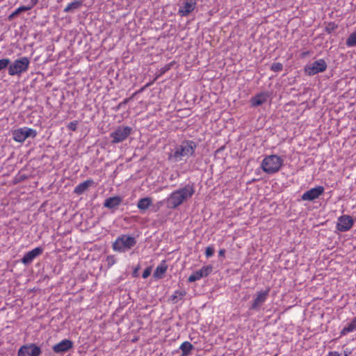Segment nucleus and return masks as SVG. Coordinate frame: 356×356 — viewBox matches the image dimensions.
<instances>
[{
  "mask_svg": "<svg viewBox=\"0 0 356 356\" xmlns=\"http://www.w3.org/2000/svg\"><path fill=\"white\" fill-rule=\"evenodd\" d=\"M41 349L35 343H29L22 346L18 350V356H39Z\"/></svg>",
  "mask_w": 356,
  "mask_h": 356,
  "instance_id": "9",
  "label": "nucleus"
},
{
  "mask_svg": "<svg viewBox=\"0 0 356 356\" xmlns=\"http://www.w3.org/2000/svg\"><path fill=\"white\" fill-rule=\"evenodd\" d=\"M269 94L266 92H260L250 99L251 106L256 107L262 105L267 102Z\"/></svg>",
  "mask_w": 356,
  "mask_h": 356,
  "instance_id": "18",
  "label": "nucleus"
},
{
  "mask_svg": "<svg viewBox=\"0 0 356 356\" xmlns=\"http://www.w3.org/2000/svg\"><path fill=\"white\" fill-rule=\"evenodd\" d=\"M27 179V176L26 175H19V176L17 177L15 179V184H17V183L22 182V181H24L25 179Z\"/></svg>",
  "mask_w": 356,
  "mask_h": 356,
  "instance_id": "35",
  "label": "nucleus"
},
{
  "mask_svg": "<svg viewBox=\"0 0 356 356\" xmlns=\"http://www.w3.org/2000/svg\"><path fill=\"white\" fill-rule=\"evenodd\" d=\"M122 202V197L115 195L106 198L103 203V206L108 209L111 213H114L118 209Z\"/></svg>",
  "mask_w": 356,
  "mask_h": 356,
  "instance_id": "15",
  "label": "nucleus"
},
{
  "mask_svg": "<svg viewBox=\"0 0 356 356\" xmlns=\"http://www.w3.org/2000/svg\"><path fill=\"white\" fill-rule=\"evenodd\" d=\"M352 353V350L349 348H346L343 350L344 356H349Z\"/></svg>",
  "mask_w": 356,
  "mask_h": 356,
  "instance_id": "41",
  "label": "nucleus"
},
{
  "mask_svg": "<svg viewBox=\"0 0 356 356\" xmlns=\"http://www.w3.org/2000/svg\"><path fill=\"white\" fill-rule=\"evenodd\" d=\"M283 69V65L280 63H273L270 66V70L273 72H280Z\"/></svg>",
  "mask_w": 356,
  "mask_h": 356,
  "instance_id": "30",
  "label": "nucleus"
},
{
  "mask_svg": "<svg viewBox=\"0 0 356 356\" xmlns=\"http://www.w3.org/2000/svg\"><path fill=\"white\" fill-rule=\"evenodd\" d=\"M324 193L323 186H318L305 192L301 197L303 201H314Z\"/></svg>",
  "mask_w": 356,
  "mask_h": 356,
  "instance_id": "11",
  "label": "nucleus"
},
{
  "mask_svg": "<svg viewBox=\"0 0 356 356\" xmlns=\"http://www.w3.org/2000/svg\"><path fill=\"white\" fill-rule=\"evenodd\" d=\"M171 64L165 65L161 69V74L165 73L170 68Z\"/></svg>",
  "mask_w": 356,
  "mask_h": 356,
  "instance_id": "36",
  "label": "nucleus"
},
{
  "mask_svg": "<svg viewBox=\"0 0 356 356\" xmlns=\"http://www.w3.org/2000/svg\"><path fill=\"white\" fill-rule=\"evenodd\" d=\"M179 348L181 350V356H188L195 348L189 341H184L181 344Z\"/></svg>",
  "mask_w": 356,
  "mask_h": 356,
  "instance_id": "23",
  "label": "nucleus"
},
{
  "mask_svg": "<svg viewBox=\"0 0 356 356\" xmlns=\"http://www.w3.org/2000/svg\"><path fill=\"white\" fill-rule=\"evenodd\" d=\"M10 63V60L9 58H2L0 59V71L5 70L6 68H8Z\"/></svg>",
  "mask_w": 356,
  "mask_h": 356,
  "instance_id": "29",
  "label": "nucleus"
},
{
  "mask_svg": "<svg viewBox=\"0 0 356 356\" xmlns=\"http://www.w3.org/2000/svg\"><path fill=\"white\" fill-rule=\"evenodd\" d=\"M132 128L130 127H118L110 134L112 143H118L124 141L131 134Z\"/></svg>",
  "mask_w": 356,
  "mask_h": 356,
  "instance_id": "8",
  "label": "nucleus"
},
{
  "mask_svg": "<svg viewBox=\"0 0 356 356\" xmlns=\"http://www.w3.org/2000/svg\"><path fill=\"white\" fill-rule=\"evenodd\" d=\"M31 9V6H22L19 7L18 8H17L15 10V14L19 15L22 12L28 11V10H29Z\"/></svg>",
  "mask_w": 356,
  "mask_h": 356,
  "instance_id": "31",
  "label": "nucleus"
},
{
  "mask_svg": "<svg viewBox=\"0 0 356 356\" xmlns=\"http://www.w3.org/2000/svg\"><path fill=\"white\" fill-rule=\"evenodd\" d=\"M270 289H267L264 291H259L256 294V297L253 300L252 305L250 309L252 310L258 309L267 300L269 295Z\"/></svg>",
  "mask_w": 356,
  "mask_h": 356,
  "instance_id": "12",
  "label": "nucleus"
},
{
  "mask_svg": "<svg viewBox=\"0 0 356 356\" xmlns=\"http://www.w3.org/2000/svg\"><path fill=\"white\" fill-rule=\"evenodd\" d=\"M152 204V200L151 197H143L138 200L137 207L140 211L147 210Z\"/></svg>",
  "mask_w": 356,
  "mask_h": 356,
  "instance_id": "22",
  "label": "nucleus"
},
{
  "mask_svg": "<svg viewBox=\"0 0 356 356\" xmlns=\"http://www.w3.org/2000/svg\"><path fill=\"white\" fill-rule=\"evenodd\" d=\"M168 269L167 265L165 264V261H163V264L158 266L155 269L153 276L156 279L162 278L163 275L166 273Z\"/></svg>",
  "mask_w": 356,
  "mask_h": 356,
  "instance_id": "24",
  "label": "nucleus"
},
{
  "mask_svg": "<svg viewBox=\"0 0 356 356\" xmlns=\"http://www.w3.org/2000/svg\"><path fill=\"white\" fill-rule=\"evenodd\" d=\"M17 14H15V11L9 16V19H13L14 17L17 16Z\"/></svg>",
  "mask_w": 356,
  "mask_h": 356,
  "instance_id": "43",
  "label": "nucleus"
},
{
  "mask_svg": "<svg viewBox=\"0 0 356 356\" xmlns=\"http://www.w3.org/2000/svg\"><path fill=\"white\" fill-rule=\"evenodd\" d=\"M107 260H108V264L110 266L113 265L115 263V260H114L113 256H108L107 257Z\"/></svg>",
  "mask_w": 356,
  "mask_h": 356,
  "instance_id": "38",
  "label": "nucleus"
},
{
  "mask_svg": "<svg viewBox=\"0 0 356 356\" xmlns=\"http://www.w3.org/2000/svg\"><path fill=\"white\" fill-rule=\"evenodd\" d=\"M196 148L197 144L193 140H183L168 153V160L172 163L179 162L184 157L193 156Z\"/></svg>",
  "mask_w": 356,
  "mask_h": 356,
  "instance_id": "2",
  "label": "nucleus"
},
{
  "mask_svg": "<svg viewBox=\"0 0 356 356\" xmlns=\"http://www.w3.org/2000/svg\"><path fill=\"white\" fill-rule=\"evenodd\" d=\"M326 356H341V355L337 351H330Z\"/></svg>",
  "mask_w": 356,
  "mask_h": 356,
  "instance_id": "39",
  "label": "nucleus"
},
{
  "mask_svg": "<svg viewBox=\"0 0 356 356\" xmlns=\"http://www.w3.org/2000/svg\"><path fill=\"white\" fill-rule=\"evenodd\" d=\"M348 47H356V31L350 34L346 41Z\"/></svg>",
  "mask_w": 356,
  "mask_h": 356,
  "instance_id": "27",
  "label": "nucleus"
},
{
  "mask_svg": "<svg viewBox=\"0 0 356 356\" xmlns=\"http://www.w3.org/2000/svg\"><path fill=\"white\" fill-rule=\"evenodd\" d=\"M196 7L195 0H184L183 5L179 8L178 13L182 16H188Z\"/></svg>",
  "mask_w": 356,
  "mask_h": 356,
  "instance_id": "17",
  "label": "nucleus"
},
{
  "mask_svg": "<svg viewBox=\"0 0 356 356\" xmlns=\"http://www.w3.org/2000/svg\"><path fill=\"white\" fill-rule=\"evenodd\" d=\"M77 124H78V122L77 121H72V122H70L68 124H67V128L69 130H71V131H76V128H77Z\"/></svg>",
  "mask_w": 356,
  "mask_h": 356,
  "instance_id": "33",
  "label": "nucleus"
},
{
  "mask_svg": "<svg viewBox=\"0 0 356 356\" xmlns=\"http://www.w3.org/2000/svg\"><path fill=\"white\" fill-rule=\"evenodd\" d=\"M337 27V24H336L334 22H329L327 24L325 30L326 33H331L334 30H336Z\"/></svg>",
  "mask_w": 356,
  "mask_h": 356,
  "instance_id": "28",
  "label": "nucleus"
},
{
  "mask_svg": "<svg viewBox=\"0 0 356 356\" xmlns=\"http://www.w3.org/2000/svg\"><path fill=\"white\" fill-rule=\"evenodd\" d=\"M38 0H31V4L29 6H31V8L36 4Z\"/></svg>",
  "mask_w": 356,
  "mask_h": 356,
  "instance_id": "42",
  "label": "nucleus"
},
{
  "mask_svg": "<svg viewBox=\"0 0 356 356\" xmlns=\"http://www.w3.org/2000/svg\"><path fill=\"white\" fill-rule=\"evenodd\" d=\"M151 272H152L151 267L146 268L143 273V275H142L143 278H144V279L147 278L150 275Z\"/></svg>",
  "mask_w": 356,
  "mask_h": 356,
  "instance_id": "34",
  "label": "nucleus"
},
{
  "mask_svg": "<svg viewBox=\"0 0 356 356\" xmlns=\"http://www.w3.org/2000/svg\"><path fill=\"white\" fill-rule=\"evenodd\" d=\"M30 65V60L27 57H21L10 63L8 74L10 76L20 75L27 72Z\"/></svg>",
  "mask_w": 356,
  "mask_h": 356,
  "instance_id": "5",
  "label": "nucleus"
},
{
  "mask_svg": "<svg viewBox=\"0 0 356 356\" xmlns=\"http://www.w3.org/2000/svg\"><path fill=\"white\" fill-rule=\"evenodd\" d=\"M72 348L73 341L70 339H65L53 346L52 350L55 353L61 355L67 353Z\"/></svg>",
  "mask_w": 356,
  "mask_h": 356,
  "instance_id": "14",
  "label": "nucleus"
},
{
  "mask_svg": "<svg viewBox=\"0 0 356 356\" xmlns=\"http://www.w3.org/2000/svg\"><path fill=\"white\" fill-rule=\"evenodd\" d=\"M151 85L150 83H147L145 86H143V88H141L139 90L135 92L129 98H126L124 99L122 102H121L120 103L118 104V106H116L115 108H113V109L115 111H118L119 110H120L121 108H122L127 104H128L129 102V101L131 99H132L138 93H140L141 92H143L145 88L149 87V86Z\"/></svg>",
  "mask_w": 356,
  "mask_h": 356,
  "instance_id": "20",
  "label": "nucleus"
},
{
  "mask_svg": "<svg viewBox=\"0 0 356 356\" xmlns=\"http://www.w3.org/2000/svg\"><path fill=\"white\" fill-rule=\"evenodd\" d=\"M212 266H204L201 269L194 272L192 275H191L188 278V282H194L202 277H207L212 272Z\"/></svg>",
  "mask_w": 356,
  "mask_h": 356,
  "instance_id": "13",
  "label": "nucleus"
},
{
  "mask_svg": "<svg viewBox=\"0 0 356 356\" xmlns=\"http://www.w3.org/2000/svg\"><path fill=\"white\" fill-rule=\"evenodd\" d=\"M284 160L282 157L272 154L266 156L262 162L261 167L262 170L268 174H274L280 170L283 165Z\"/></svg>",
  "mask_w": 356,
  "mask_h": 356,
  "instance_id": "3",
  "label": "nucleus"
},
{
  "mask_svg": "<svg viewBox=\"0 0 356 356\" xmlns=\"http://www.w3.org/2000/svg\"><path fill=\"white\" fill-rule=\"evenodd\" d=\"M214 254V248L211 246H209L206 248L205 254L207 257H210Z\"/></svg>",
  "mask_w": 356,
  "mask_h": 356,
  "instance_id": "32",
  "label": "nucleus"
},
{
  "mask_svg": "<svg viewBox=\"0 0 356 356\" xmlns=\"http://www.w3.org/2000/svg\"><path fill=\"white\" fill-rule=\"evenodd\" d=\"M43 250L42 247H37L33 249L24 255L21 259V262L26 266L29 265L37 257L42 254Z\"/></svg>",
  "mask_w": 356,
  "mask_h": 356,
  "instance_id": "16",
  "label": "nucleus"
},
{
  "mask_svg": "<svg viewBox=\"0 0 356 356\" xmlns=\"http://www.w3.org/2000/svg\"><path fill=\"white\" fill-rule=\"evenodd\" d=\"M327 67V63L324 59L321 58L314 61L305 67V72L309 76H314L320 72H323Z\"/></svg>",
  "mask_w": 356,
  "mask_h": 356,
  "instance_id": "7",
  "label": "nucleus"
},
{
  "mask_svg": "<svg viewBox=\"0 0 356 356\" xmlns=\"http://www.w3.org/2000/svg\"><path fill=\"white\" fill-rule=\"evenodd\" d=\"M140 269V266H138L137 267H136L134 268V270H133V273H132V275L133 277H136L138 276V270Z\"/></svg>",
  "mask_w": 356,
  "mask_h": 356,
  "instance_id": "37",
  "label": "nucleus"
},
{
  "mask_svg": "<svg viewBox=\"0 0 356 356\" xmlns=\"http://www.w3.org/2000/svg\"><path fill=\"white\" fill-rule=\"evenodd\" d=\"M83 6V1L81 0L74 1L69 3L63 10L65 13H74L80 9Z\"/></svg>",
  "mask_w": 356,
  "mask_h": 356,
  "instance_id": "21",
  "label": "nucleus"
},
{
  "mask_svg": "<svg viewBox=\"0 0 356 356\" xmlns=\"http://www.w3.org/2000/svg\"><path fill=\"white\" fill-rule=\"evenodd\" d=\"M94 183L93 180L90 179L78 184L74 190V193L76 195H81L86 191L88 188Z\"/></svg>",
  "mask_w": 356,
  "mask_h": 356,
  "instance_id": "19",
  "label": "nucleus"
},
{
  "mask_svg": "<svg viewBox=\"0 0 356 356\" xmlns=\"http://www.w3.org/2000/svg\"><path fill=\"white\" fill-rule=\"evenodd\" d=\"M356 330V317L346 326H345L340 332L341 336L347 334L349 332Z\"/></svg>",
  "mask_w": 356,
  "mask_h": 356,
  "instance_id": "25",
  "label": "nucleus"
},
{
  "mask_svg": "<svg viewBox=\"0 0 356 356\" xmlns=\"http://www.w3.org/2000/svg\"><path fill=\"white\" fill-rule=\"evenodd\" d=\"M225 249H220L218 252V256L219 257H225Z\"/></svg>",
  "mask_w": 356,
  "mask_h": 356,
  "instance_id": "40",
  "label": "nucleus"
},
{
  "mask_svg": "<svg viewBox=\"0 0 356 356\" xmlns=\"http://www.w3.org/2000/svg\"><path fill=\"white\" fill-rule=\"evenodd\" d=\"M36 135L37 133L35 130L28 127L17 129L12 131L13 140L19 143L24 142L29 137L35 138Z\"/></svg>",
  "mask_w": 356,
  "mask_h": 356,
  "instance_id": "6",
  "label": "nucleus"
},
{
  "mask_svg": "<svg viewBox=\"0 0 356 356\" xmlns=\"http://www.w3.org/2000/svg\"><path fill=\"white\" fill-rule=\"evenodd\" d=\"M186 296L185 291H175L174 294L171 296L170 300L173 303H177L179 300H181Z\"/></svg>",
  "mask_w": 356,
  "mask_h": 356,
  "instance_id": "26",
  "label": "nucleus"
},
{
  "mask_svg": "<svg viewBox=\"0 0 356 356\" xmlns=\"http://www.w3.org/2000/svg\"><path fill=\"white\" fill-rule=\"evenodd\" d=\"M136 243L137 241L134 237L123 234L116 238L112 246L113 250L124 252L133 248Z\"/></svg>",
  "mask_w": 356,
  "mask_h": 356,
  "instance_id": "4",
  "label": "nucleus"
},
{
  "mask_svg": "<svg viewBox=\"0 0 356 356\" xmlns=\"http://www.w3.org/2000/svg\"><path fill=\"white\" fill-rule=\"evenodd\" d=\"M195 192L193 184H188L172 192L165 200L168 209H175L191 199Z\"/></svg>",
  "mask_w": 356,
  "mask_h": 356,
  "instance_id": "1",
  "label": "nucleus"
},
{
  "mask_svg": "<svg viewBox=\"0 0 356 356\" xmlns=\"http://www.w3.org/2000/svg\"><path fill=\"white\" fill-rule=\"evenodd\" d=\"M353 219L350 216L343 215L338 218L337 229L341 232L348 231L353 225Z\"/></svg>",
  "mask_w": 356,
  "mask_h": 356,
  "instance_id": "10",
  "label": "nucleus"
}]
</instances>
